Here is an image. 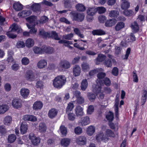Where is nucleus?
Wrapping results in <instances>:
<instances>
[{
	"label": "nucleus",
	"instance_id": "nucleus-6",
	"mask_svg": "<svg viewBox=\"0 0 147 147\" xmlns=\"http://www.w3.org/2000/svg\"><path fill=\"white\" fill-rule=\"evenodd\" d=\"M101 86L97 85L96 86L95 88H93V91L96 94L100 93L99 97L101 99H102L104 98L105 95L102 92H101Z\"/></svg>",
	"mask_w": 147,
	"mask_h": 147
},
{
	"label": "nucleus",
	"instance_id": "nucleus-15",
	"mask_svg": "<svg viewBox=\"0 0 147 147\" xmlns=\"http://www.w3.org/2000/svg\"><path fill=\"white\" fill-rule=\"evenodd\" d=\"M31 13L32 12L30 10H24L19 12L18 15L19 16L24 18L30 15Z\"/></svg>",
	"mask_w": 147,
	"mask_h": 147
},
{
	"label": "nucleus",
	"instance_id": "nucleus-10",
	"mask_svg": "<svg viewBox=\"0 0 147 147\" xmlns=\"http://www.w3.org/2000/svg\"><path fill=\"white\" fill-rule=\"evenodd\" d=\"M96 138L98 142L104 141V142L107 141L109 139L107 137H106V136H104L102 133L96 135Z\"/></svg>",
	"mask_w": 147,
	"mask_h": 147
},
{
	"label": "nucleus",
	"instance_id": "nucleus-5",
	"mask_svg": "<svg viewBox=\"0 0 147 147\" xmlns=\"http://www.w3.org/2000/svg\"><path fill=\"white\" fill-rule=\"evenodd\" d=\"M25 78L28 81H32L35 79V75L32 70H28L25 75Z\"/></svg>",
	"mask_w": 147,
	"mask_h": 147
},
{
	"label": "nucleus",
	"instance_id": "nucleus-11",
	"mask_svg": "<svg viewBox=\"0 0 147 147\" xmlns=\"http://www.w3.org/2000/svg\"><path fill=\"white\" fill-rule=\"evenodd\" d=\"M43 103L40 101L35 102L33 104L32 108L34 110H37L41 109L43 106Z\"/></svg>",
	"mask_w": 147,
	"mask_h": 147
},
{
	"label": "nucleus",
	"instance_id": "nucleus-52",
	"mask_svg": "<svg viewBox=\"0 0 147 147\" xmlns=\"http://www.w3.org/2000/svg\"><path fill=\"white\" fill-rule=\"evenodd\" d=\"M106 137H107L108 138V136L113 137L115 136L114 133L110 129H108L106 131Z\"/></svg>",
	"mask_w": 147,
	"mask_h": 147
},
{
	"label": "nucleus",
	"instance_id": "nucleus-23",
	"mask_svg": "<svg viewBox=\"0 0 147 147\" xmlns=\"http://www.w3.org/2000/svg\"><path fill=\"white\" fill-rule=\"evenodd\" d=\"M47 127L45 123L42 122L40 123L39 124L38 130L41 133H45L46 131Z\"/></svg>",
	"mask_w": 147,
	"mask_h": 147
},
{
	"label": "nucleus",
	"instance_id": "nucleus-44",
	"mask_svg": "<svg viewBox=\"0 0 147 147\" xmlns=\"http://www.w3.org/2000/svg\"><path fill=\"white\" fill-rule=\"evenodd\" d=\"M16 139V136L14 134L9 135L8 137V140L9 142L12 143L14 142Z\"/></svg>",
	"mask_w": 147,
	"mask_h": 147
},
{
	"label": "nucleus",
	"instance_id": "nucleus-49",
	"mask_svg": "<svg viewBox=\"0 0 147 147\" xmlns=\"http://www.w3.org/2000/svg\"><path fill=\"white\" fill-rule=\"evenodd\" d=\"M106 117L109 121H112L114 118L113 113L111 111H109L108 114L106 115Z\"/></svg>",
	"mask_w": 147,
	"mask_h": 147
},
{
	"label": "nucleus",
	"instance_id": "nucleus-63",
	"mask_svg": "<svg viewBox=\"0 0 147 147\" xmlns=\"http://www.w3.org/2000/svg\"><path fill=\"white\" fill-rule=\"evenodd\" d=\"M77 103L79 104H82L84 102V99L82 96L76 99Z\"/></svg>",
	"mask_w": 147,
	"mask_h": 147
},
{
	"label": "nucleus",
	"instance_id": "nucleus-1",
	"mask_svg": "<svg viewBox=\"0 0 147 147\" xmlns=\"http://www.w3.org/2000/svg\"><path fill=\"white\" fill-rule=\"evenodd\" d=\"M66 78L64 75H59L56 77L53 80V85L57 88L60 89L65 84Z\"/></svg>",
	"mask_w": 147,
	"mask_h": 147
},
{
	"label": "nucleus",
	"instance_id": "nucleus-25",
	"mask_svg": "<svg viewBox=\"0 0 147 147\" xmlns=\"http://www.w3.org/2000/svg\"><path fill=\"white\" fill-rule=\"evenodd\" d=\"M49 38H51L56 40H59L61 38L58 36V34L55 31H52L51 33H50V36Z\"/></svg>",
	"mask_w": 147,
	"mask_h": 147
},
{
	"label": "nucleus",
	"instance_id": "nucleus-24",
	"mask_svg": "<svg viewBox=\"0 0 147 147\" xmlns=\"http://www.w3.org/2000/svg\"><path fill=\"white\" fill-rule=\"evenodd\" d=\"M43 52L49 54L53 53L54 52V49L52 47L47 46H42Z\"/></svg>",
	"mask_w": 147,
	"mask_h": 147
},
{
	"label": "nucleus",
	"instance_id": "nucleus-26",
	"mask_svg": "<svg viewBox=\"0 0 147 147\" xmlns=\"http://www.w3.org/2000/svg\"><path fill=\"white\" fill-rule=\"evenodd\" d=\"M122 3L121 4V8L123 9H126L130 6L129 3L126 0H121Z\"/></svg>",
	"mask_w": 147,
	"mask_h": 147
},
{
	"label": "nucleus",
	"instance_id": "nucleus-47",
	"mask_svg": "<svg viewBox=\"0 0 147 147\" xmlns=\"http://www.w3.org/2000/svg\"><path fill=\"white\" fill-rule=\"evenodd\" d=\"M119 103H115L114 106L115 111V115L117 119H118L119 114V110H118V106Z\"/></svg>",
	"mask_w": 147,
	"mask_h": 147
},
{
	"label": "nucleus",
	"instance_id": "nucleus-28",
	"mask_svg": "<svg viewBox=\"0 0 147 147\" xmlns=\"http://www.w3.org/2000/svg\"><path fill=\"white\" fill-rule=\"evenodd\" d=\"M39 35L44 38H49L50 36V33L46 32L43 29L39 30Z\"/></svg>",
	"mask_w": 147,
	"mask_h": 147
},
{
	"label": "nucleus",
	"instance_id": "nucleus-21",
	"mask_svg": "<svg viewBox=\"0 0 147 147\" xmlns=\"http://www.w3.org/2000/svg\"><path fill=\"white\" fill-rule=\"evenodd\" d=\"M92 34L94 36L102 35L105 34L106 32L103 30L99 29L93 30L92 31Z\"/></svg>",
	"mask_w": 147,
	"mask_h": 147
},
{
	"label": "nucleus",
	"instance_id": "nucleus-12",
	"mask_svg": "<svg viewBox=\"0 0 147 147\" xmlns=\"http://www.w3.org/2000/svg\"><path fill=\"white\" fill-rule=\"evenodd\" d=\"M20 93L23 97L26 98L29 95L30 91L28 89L22 88L20 91Z\"/></svg>",
	"mask_w": 147,
	"mask_h": 147
},
{
	"label": "nucleus",
	"instance_id": "nucleus-8",
	"mask_svg": "<svg viewBox=\"0 0 147 147\" xmlns=\"http://www.w3.org/2000/svg\"><path fill=\"white\" fill-rule=\"evenodd\" d=\"M86 138L84 136H81L76 138V141L77 144L82 146L85 145L86 142Z\"/></svg>",
	"mask_w": 147,
	"mask_h": 147
},
{
	"label": "nucleus",
	"instance_id": "nucleus-14",
	"mask_svg": "<svg viewBox=\"0 0 147 147\" xmlns=\"http://www.w3.org/2000/svg\"><path fill=\"white\" fill-rule=\"evenodd\" d=\"M83 109L80 106H78L76 107L75 109L76 114L78 116H82L84 114Z\"/></svg>",
	"mask_w": 147,
	"mask_h": 147
},
{
	"label": "nucleus",
	"instance_id": "nucleus-43",
	"mask_svg": "<svg viewBox=\"0 0 147 147\" xmlns=\"http://www.w3.org/2000/svg\"><path fill=\"white\" fill-rule=\"evenodd\" d=\"M74 107V105L73 103L70 102L68 104L66 109V113H69L70 112H73L72 110Z\"/></svg>",
	"mask_w": 147,
	"mask_h": 147
},
{
	"label": "nucleus",
	"instance_id": "nucleus-37",
	"mask_svg": "<svg viewBox=\"0 0 147 147\" xmlns=\"http://www.w3.org/2000/svg\"><path fill=\"white\" fill-rule=\"evenodd\" d=\"M95 130L94 127L92 126H90L87 129V133L88 135L91 136L94 134Z\"/></svg>",
	"mask_w": 147,
	"mask_h": 147
},
{
	"label": "nucleus",
	"instance_id": "nucleus-40",
	"mask_svg": "<svg viewBox=\"0 0 147 147\" xmlns=\"http://www.w3.org/2000/svg\"><path fill=\"white\" fill-rule=\"evenodd\" d=\"M34 40L32 38H29L27 40L26 42V45L27 47L30 48L34 45Z\"/></svg>",
	"mask_w": 147,
	"mask_h": 147
},
{
	"label": "nucleus",
	"instance_id": "nucleus-16",
	"mask_svg": "<svg viewBox=\"0 0 147 147\" xmlns=\"http://www.w3.org/2000/svg\"><path fill=\"white\" fill-rule=\"evenodd\" d=\"M28 129V126L26 123H22L20 125V131L22 134H25Z\"/></svg>",
	"mask_w": 147,
	"mask_h": 147
},
{
	"label": "nucleus",
	"instance_id": "nucleus-50",
	"mask_svg": "<svg viewBox=\"0 0 147 147\" xmlns=\"http://www.w3.org/2000/svg\"><path fill=\"white\" fill-rule=\"evenodd\" d=\"M123 13L127 16H131L134 14V12L131 10H125L123 11Z\"/></svg>",
	"mask_w": 147,
	"mask_h": 147
},
{
	"label": "nucleus",
	"instance_id": "nucleus-58",
	"mask_svg": "<svg viewBox=\"0 0 147 147\" xmlns=\"http://www.w3.org/2000/svg\"><path fill=\"white\" fill-rule=\"evenodd\" d=\"M16 46L18 48H23L25 46V43L22 41H18L17 43Z\"/></svg>",
	"mask_w": 147,
	"mask_h": 147
},
{
	"label": "nucleus",
	"instance_id": "nucleus-32",
	"mask_svg": "<svg viewBox=\"0 0 147 147\" xmlns=\"http://www.w3.org/2000/svg\"><path fill=\"white\" fill-rule=\"evenodd\" d=\"M81 67L82 71L85 72L88 71L90 68L88 64L86 62H83L81 64Z\"/></svg>",
	"mask_w": 147,
	"mask_h": 147
},
{
	"label": "nucleus",
	"instance_id": "nucleus-7",
	"mask_svg": "<svg viewBox=\"0 0 147 147\" xmlns=\"http://www.w3.org/2000/svg\"><path fill=\"white\" fill-rule=\"evenodd\" d=\"M12 105L16 109L20 108L22 106L21 100L18 98H15L12 101Z\"/></svg>",
	"mask_w": 147,
	"mask_h": 147
},
{
	"label": "nucleus",
	"instance_id": "nucleus-3",
	"mask_svg": "<svg viewBox=\"0 0 147 147\" xmlns=\"http://www.w3.org/2000/svg\"><path fill=\"white\" fill-rule=\"evenodd\" d=\"M71 64L68 61L66 60L61 61L59 63L57 67L60 71H64L71 67Z\"/></svg>",
	"mask_w": 147,
	"mask_h": 147
},
{
	"label": "nucleus",
	"instance_id": "nucleus-53",
	"mask_svg": "<svg viewBox=\"0 0 147 147\" xmlns=\"http://www.w3.org/2000/svg\"><path fill=\"white\" fill-rule=\"evenodd\" d=\"M74 32L76 34L81 38H84V35L83 34L81 33L80 30L78 28H75L74 29Z\"/></svg>",
	"mask_w": 147,
	"mask_h": 147
},
{
	"label": "nucleus",
	"instance_id": "nucleus-61",
	"mask_svg": "<svg viewBox=\"0 0 147 147\" xmlns=\"http://www.w3.org/2000/svg\"><path fill=\"white\" fill-rule=\"evenodd\" d=\"M120 45L122 47H126L128 45V42H127L126 39H124L121 41Z\"/></svg>",
	"mask_w": 147,
	"mask_h": 147
},
{
	"label": "nucleus",
	"instance_id": "nucleus-22",
	"mask_svg": "<svg viewBox=\"0 0 147 147\" xmlns=\"http://www.w3.org/2000/svg\"><path fill=\"white\" fill-rule=\"evenodd\" d=\"M106 58V56L105 55L102 54H99L97 58L96 59V64L98 65L100 64V63L103 61Z\"/></svg>",
	"mask_w": 147,
	"mask_h": 147
},
{
	"label": "nucleus",
	"instance_id": "nucleus-54",
	"mask_svg": "<svg viewBox=\"0 0 147 147\" xmlns=\"http://www.w3.org/2000/svg\"><path fill=\"white\" fill-rule=\"evenodd\" d=\"M94 108L93 105H90L88 106L87 111V113L88 114L91 115L94 111Z\"/></svg>",
	"mask_w": 147,
	"mask_h": 147
},
{
	"label": "nucleus",
	"instance_id": "nucleus-34",
	"mask_svg": "<svg viewBox=\"0 0 147 147\" xmlns=\"http://www.w3.org/2000/svg\"><path fill=\"white\" fill-rule=\"evenodd\" d=\"M90 122V118L86 116L82 118L81 123L82 126L89 124Z\"/></svg>",
	"mask_w": 147,
	"mask_h": 147
},
{
	"label": "nucleus",
	"instance_id": "nucleus-51",
	"mask_svg": "<svg viewBox=\"0 0 147 147\" xmlns=\"http://www.w3.org/2000/svg\"><path fill=\"white\" fill-rule=\"evenodd\" d=\"M88 98L90 101H93L96 98L95 94L92 93H88L87 94Z\"/></svg>",
	"mask_w": 147,
	"mask_h": 147
},
{
	"label": "nucleus",
	"instance_id": "nucleus-48",
	"mask_svg": "<svg viewBox=\"0 0 147 147\" xmlns=\"http://www.w3.org/2000/svg\"><path fill=\"white\" fill-rule=\"evenodd\" d=\"M33 51L36 54L42 53L43 52L42 47V48L37 47H34Z\"/></svg>",
	"mask_w": 147,
	"mask_h": 147
},
{
	"label": "nucleus",
	"instance_id": "nucleus-46",
	"mask_svg": "<svg viewBox=\"0 0 147 147\" xmlns=\"http://www.w3.org/2000/svg\"><path fill=\"white\" fill-rule=\"evenodd\" d=\"M104 65L108 67H111L112 66V62L111 60L108 59L105 60L103 63Z\"/></svg>",
	"mask_w": 147,
	"mask_h": 147
},
{
	"label": "nucleus",
	"instance_id": "nucleus-19",
	"mask_svg": "<svg viewBox=\"0 0 147 147\" xmlns=\"http://www.w3.org/2000/svg\"><path fill=\"white\" fill-rule=\"evenodd\" d=\"M106 76V74L105 73L100 72L98 73L97 75L98 79L97 80V81H98L99 83L101 85L102 84H103V82L102 81L100 80L101 79H102Z\"/></svg>",
	"mask_w": 147,
	"mask_h": 147
},
{
	"label": "nucleus",
	"instance_id": "nucleus-55",
	"mask_svg": "<svg viewBox=\"0 0 147 147\" xmlns=\"http://www.w3.org/2000/svg\"><path fill=\"white\" fill-rule=\"evenodd\" d=\"M68 115V119L71 121H73L75 119V115L73 113V112L67 113Z\"/></svg>",
	"mask_w": 147,
	"mask_h": 147
},
{
	"label": "nucleus",
	"instance_id": "nucleus-33",
	"mask_svg": "<svg viewBox=\"0 0 147 147\" xmlns=\"http://www.w3.org/2000/svg\"><path fill=\"white\" fill-rule=\"evenodd\" d=\"M119 12L116 10H112L109 11V16L111 18H115L119 15Z\"/></svg>",
	"mask_w": 147,
	"mask_h": 147
},
{
	"label": "nucleus",
	"instance_id": "nucleus-29",
	"mask_svg": "<svg viewBox=\"0 0 147 147\" xmlns=\"http://www.w3.org/2000/svg\"><path fill=\"white\" fill-rule=\"evenodd\" d=\"M40 5L39 3H34L31 6L30 9L34 12H36L40 10Z\"/></svg>",
	"mask_w": 147,
	"mask_h": 147
},
{
	"label": "nucleus",
	"instance_id": "nucleus-35",
	"mask_svg": "<svg viewBox=\"0 0 147 147\" xmlns=\"http://www.w3.org/2000/svg\"><path fill=\"white\" fill-rule=\"evenodd\" d=\"M59 130L63 136H65L66 135L67 133V129L64 125H61L60 127Z\"/></svg>",
	"mask_w": 147,
	"mask_h": 147
},
{
	"label": "nucleus",
	"instance_id": "nucleus-36",
	"mask_svg": "<svg viewBox=\"0 0 147 147\" xmlns=\"http://www.w3.org/2000/svg\"><path fill=\"white\" fill-rule=\"evenodd\" d=\"M76 7L77 11H84L86 10L85 6L81 3L77 4L76 6Z\"/></svg>",
	"mask_w": 147,
	"mask_h": 147
},
{
	"label": "nucleus",
	"instance_id": "nucleus-59",
	"mask_svg": "<svg viewBox=\"0 0 147 147\" xmlns=\"http://www.w3.org/2000/svg\"><path fill=\"white\" fill-rule=\"evenodd\" d=\"M21 61L23 65H26L29 63V60L27 57H24L22 59Z\"/></svg>",
	"mask_w": 147,
	"mask_h": 147
},
{
	"label": "nucleus",
	"instance_id": "nucleus-45",
	"mask_svg": "<svg viewBox=\"0 0 147 147\" xmlns=\"http://www.w3.org/2000/svg\"><path fill=\"white\" fill-rule=\"evenodd\" d=\"M32 144L34 146H37L39 144L40 141V139L38 137H35L31 140Z\"/></svg>",
	"mask_w": 147,
	"mask_h": 147
},
{
	"label": "nucleus",
	"instance_id": "nucleus-62",
	"mask_svg": "<svg viewBox=\"0 0 147 147\" xmlns=\"http://www.w3.org/2000/svg\"><path fill=\"white\" fill-rule=\"evenodd\" d=\"M48 18L45 16H42L40 19V22L42 24L46 23L48 22Z\"/></svg>",
	"mask_w": 147,
	"mask_h": 147
},
{
	"label": "nucleus",
	"instance_id": "nucleus-30",
	"mask_svg": "<svg viewBox=\"0 0 147 147\" xmlns=\"http://www.w3.org/2000/svg\"><path fill=\"white\" fill-rule=\"evenodd\" d=\"M9 109L8 106L6 105H0V114L4 113Z\"/></svg>",
	"mask_w": 147,
	"mask_h": 147
},
{
	"label": "nucleus",
	"instance_id": "nucleus-9",
	"mask_svg": "<svg viewBox=\"0 0 147 147\" xmlns=\"http://www.w3.org/2000/svg\"><path fill=\"white\" fill-rule=\"evenodd\" d=\"M73 72L74 76L77 77L80 76L81 72L80 67L77 65L74 66L73 69Z\"/></svg>",
	"mask_w": 147,
	"mask_h": 147
},
{
	"label": "nucleus",
	"instance_id": "nucleus-4",
	"mask_svg": "<svg viewBox=\"0 0 147 147\" xmlns=\"http://www.w3.org/2000/svg\"><path fill=\"white\" fill-rule=\"evenodd\" d=\"M26 20L29 23V24H26L28 28H30L35 26L36 17L35 16H31L26 18Z\"/></svg>",
	"mask_w": 147,
	"mask_h": 147
},
{
	"label": "nucleus",
	"instance_id": "nucleus-27",
	"mask_svg": "<svg viewBox=\"0 0 147 147\" xmlns=\"http://www.w3.org/2000/svg\"><path fill=\"white\" fill-rule=\"evenodd\" d=\"M116 23V20L115 19H111L107 20L105 23V26L106 27H111Z\"/></svg>",
	"mask_w": 147,
	"mask_h": 147
},
{
	"label": "nucleus",
	"instance_id": "nucleus-17",
	"mask_svg": "<svg viewBox=\"0 0 147 147\" xmlns=\"http://www.w3.org/2000/svg\"><path fill=\"white\" fill-rule=\"evenodd\" d=\"M14 9L17 11H20L23 9V5L19 2H16L13 4Z\"/></svg>",
	"mask_w": 147,
	"mask_h": 147
},
{
	"label": "nucleus",
	"instance_id": "nucleus-38",
	"mask_svg": "<svg viewBox=\"0 0 147 147\" xmlns=\"http://www.w3.org/2000/svg\"><path fill=\"white\" fill-rule=\"evenodd\" d=\"M12 120L11 117L10 116H8L4 118L3 122L5 125H9L11 123Z\"/></svg>",
	"mask_w": 147,
	"mask_h": 147
},
{
	"label": "nucleus",
	"instance_id": "nucleus-57",
	"mask_svg": "<svg viewBox=\"0 0 147 147\" xmlns=\"http://www.w3.org/2000/svg\"><path fill=\"white\" fill-rule=\"evenodd\" d=\"M112 74L115 76H117L118 75L119 73V70L117 67H113L111 71Z\"/></svg>",
	"mask_w": 147,
	"mask_h": 147
},
{
	"label": "nucleus",
	"instance_id": "nucleus-39",
	"mask_svg": "<svg viewBox=\"0 0 147 147\" xmlns=\"http://www.w3.org/2000/svg\"><path fill=\"white\" fill-rule=\"evenodd\" d=\"M47 62L44 60H41L37 63L38 67L40 69L44 68L47 65Z\"/></svg>",
	"mask_w": 147,
	"mask_h": 147
},
{
	"label": "nucleus",
	"instance_id": "nucleus-2",
	"mask_svg": "<svg viewBox=\"0 0 147 147\" xmlns=\"http://www.w3.org/2000/svg\"><path fill=\"white\" fill-rule=\"evenodd\" d=\"M72 20L78 22H82L84 20L85 16L84 14L76 12L74 11H71L70 13Z\"/></svg>",
	"mask_w": 147,
	"mask_h": 147
},
{
	"label": "nucleus",
	"instance_id": "nucleus-41",
	"mask_svg": "<svg viewBox=\"0 0 147 147\" xmlns=\"http://www.w3.org/2000/svg\"><path fill=\"white\" fill-rule=\"evenodd\" d=\"M125 24L123 22H119L115 27V29L116 31H118L123 28Z\"/></svg>",
	"mask_w": 147,
	"mask_h": 147
},
{
	"label": "nucleus",
	"instance_id": "nucleus-42",
	"mask_svg": "<svg viewBox=\"0 0 147 147\" xmlns=\"http://www.w3.org/2000/svg\"><path fill=\"white\" fill-rule=\"evenodd\" d=\"M70 141V139L64 138L61 140V144L62 146H67L69 144Z\"/></svg>",
	"mask_w": 147,
	"mask_h": 147
},
{
	"label": "nucleus",
	"instance_id": "nucleus-20",
	"mask_svg": "<svg viewBox=\"0 0 147 147\" xmlns=\"http://www.w3.org/2000/svg\"><path fill=\"white\" fill-rule=\"evenodd\" d=\"M97 11L95 7H89L87 10V13L89 16H92L94 15Z\"/></svg>",
	"mask_w": 147,
	"mask_h": 147
},
{
	"label": "nucleus",
	"instance_id": "nucleus-13",
	"mask_svg": "<svg viewBox=\"0 0 147 147\" xmlns=\"http://www.w3.org/2000/svg\"><path fill=\"white\" fill-rule=\"evenodd\" d=\"M57 113L58 112L56 109L52 108L49 111L48 113V116L50 118L53 119L56 116Z\"/></svg>",
	"mask_w": 147,
	"mask_h": 147
},
{
	"label": "nucleus",
	"instance_id": "nucleus-31",
	"mask_svg": "<svg viewBox=\"0 0 147 147\" xmlns=\"http://www.w3.org/2000/svg\"><path fill=\"white\" fill-rule=\"evenodd\" d=\"M88 86V83L86 79L83 80L81 84L80 87L81 90L83 91L85 90Z\"/></svg>",
	"mask_w": 147,
	"mask_h": 147
},
{
	"label": "nucleus",
	"instance_id": "nucleus-56",
	"mask_svg": "<svg viewBox=\"0 0 147 147\" xmlns=\"http://www.w3.org/2000/svg\"><path fill=\"white\" fill-rule=\"evenodd\" d=\"M74 132L77 135H80L82 132V129L80 127H77L74 129Z\"/></svg>",
	"mask_w": 147,
	"mask_h": 147
},
{
	"label": "nucleus",
	"instance_id": "nucleus-60",
	"mask_svg": "<svg viewBox=\"0 0 147 147\" xmlns=\"http://www.w3.org/2000/svg\"><path fill=\"white\" fill-rule=\"evenodd\" d=\"M98 13L100 14H102L104 13L106 11L105 8L103 7H99L96 8Z\"/></svg>",
	"mask_w": 147,
	"mask_h": 147
},
{
	"label": "nucleus",
	"instance_id": "nucleus-64",
	"mask_svg": "<svg viewBox=\"0 0 147 147\" xmlns=\"http://www.w3.org/2000/svg\"><path fill=\"white\" fill-rule=\"evenodd\" d=\"M104 83L107 86H109L111 84V81L107 77L105 78L103 80Z\"/></svg>",
	"mask_w": 147,
	"mask_h": 147
},
{
	"label": "nucleus",
	"instance_id": "nucleus-18",
	"mask_svg": "<svg viewBox=\"0 0 147 147\" xmlns=\"http://www.w3.org/2000/svg\"><path fill=\"white\" fill-rule=\"evenodd\" d=\"M130 27H131L133 31L135 33L137 32L139 30V25L136 21H134L131 23Z\"/></svg>",
	"mask_w": 147,
	"mask_h": 147
}]
</instances>
